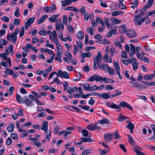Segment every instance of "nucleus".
Instances as JSON below:
<instances>
[{
    "label": "nucleus",
    "instance_id": "27",
    "mask_svg": "<svg viewBox=\"0 0 155 155\" xmlns=\"http://www.w3.org/2000/svg\"><path fill=\"white\" fill-rule=\"evenodd\" d=\"M96 125L97 124H95L93 126L91 124H90L87 126V128L91 130H94L97 129Z\"/></svg>",
    "mask_w": 155,
    "mask_h": 155
},
{
    "label": "nucleus",
    "instance_id": "19",
    "mask_svg": "<svg viewBox=\"0 0 155 155\" xmlns=\"http://www.w3.org/2000/svg\"><path fill=\"white\" fill-rule=\"evenodd\" d=\"M71 133V131H68L66 130H63L59 132L58 134L60 136H61L62 134H63L64 137H66L68 135L70 134Z\"/></svg>",
    "mask_w": 155,
    "mask_h": 155
},
{
    "label": "nucleus",
    "instance_id": "54",
    "mask_svg": "<svg viewBox=\"0 0 155 155\" xmlns=\"http://www.w3.org/2000/svg\"><path fill=\"white\" fill-rule=\"evenodd\" d=\"M46 31L45 30H41L38 32V33L40 35L45 36L46 35Z\"/></svg>",
    "mask_w": 155,
    "mask_h": 155
},
{
    "label": "nucleus",
    "instance_id": "15",
    "mask_svg": "<svg viewBox=\"0 0 155 155\" xmlns=\"http://www.w3.org/2000/svg\"><path fill=\"white\" fill-rule=\"evenodd\" d=\"M48 123L47 121H44L43 122L42 126L41 128V130H44L45 132L48 131Z\"/></svg>",
    "mask_w": 155,
    "mask_h": 155
},
{
    "label": "nucleus",
    "instance_id": "17",
    "mask_svg": "<svg viewBox=\"0 0 155 155\" xmlns=\"http://www.w3.org/2000/svg\"><path fill=\"white\" fill-rule=\"evenodd\" d=\"M127 136L128 137V139L129 142L132 145L133 147H134V146H135V147L136 146V145H135V141L133 140V139L132 137L131 136V135H130L129 134H127Z\"/></svg>",
    "mask_w": 155,
    "mask_h": 155
},
{
    "label": "nucleus",
    "instance_id": "11",
    "mask_svg": "<svg viewBox=\"0 0 155 155\" xmlns=\"http://www.w3.org/2000/svg\"><path fill=\"white\" fill-rule=\"evenodd\" d=\"M126 35L129 38H134L135 37L137 34L133 30H128L126 32Z\"/></svg>",
    "mask_w": 155,
    "mask_h": 155
},
{
    "label": "nucleus",
    "instance_id": "55",
    "mask_svg": "<svg viewBox=\"0 0 155 155\" xmlns=\"http://www.w3.org/2000/svg\"><path fill=\"white\" fill-rule=\"evenodd\" d=\"M98 89V87L96 85H93L92 87H91L90 91H96Z\"/></svg>",
    "mask_w": 155,
    "mask_h": 155
},
{
    "label": "nucleus",
    "instance_id": "47",
    "mask_svg": "<svg viewBox=\"0 0 155 155\" xmlns=\"http://www.w3.org/2000/svg\"><path fill=\"white\" fill-rule=\"evenodd\" d=\"M18 115L20 117H22L23 115V110L21 108H19V110L18 113Z\"/></svg>",
    "mask_w": 155,
    "mask_h": 155
},
{
    "label": "nucleus",
    "instance_id": "22",
    "mask_svg": "<svg viewBox=\"0 0 155 155\" xmlns=\"http://www.w3.org/2000/svg\"><path fill=\"white\" fill-rule=\"evenodd\" d=\"M48 7L49 13L55 11L56 8V5L55 4H52L50 6H48Z\"/></svg>",
    "mask_w": 155,
    "mask_h": 155
},
{
    "label": "nucleus",
    "instance_id": "18",
    "mask_svg": "<svg viewBox=\"0 0 155 155\" xmlns=\"http://www.w3.org/2000/svg\"><path fill=\"white\" fill-rule=\"evenodd\" d=\"M48 16L47 15H43L41 18L39 19L37 21V23L38 25H40L41 23L44 22L46 20V18Z\"/></svg>",
    "mask_w": 155,
    "mask_h": 155
},
{
    "label": "nucleus",
    "instance_id": "3",
    "mask_svg": "<svg viewBox=\"0 0 155 155\" xmlns=\"http://www.w3.org/2000/svg\"><path fill=\"white\" fill-rule=\"evenodd\" d=\"M102 58V57L101 52L100 51H98L96 57H94L93 59V67L94 70H97L98 67L101 70L106 71V69H107L108 68V65L107 64H103L102 63H99Z\"/></svg>",
    "mask_w": 155,
    "mask_h": 155
},
{
    "label": "nucleus",
    "instance_id": "23",
    "mask_svg": "<svg viewBox=\"0 0 155 155\" xmlns=\"http://www.w3.org/2000/svg\"><path fill=\"white\" fill-rule=\"evenodd\" d=\"M155 75L154 73L151 74L150 75H146L144 76V80H150L152 79Z\"/></svg>",
    "mask_w": 155,
    "mask_h": 155
},
{
    "label": "nucleus",
    "instance_id": "28",
    "mask_svg": "<svg viewBox=\"0 0 155 155\" xmlns=\"http://www.w3.org/2000/svg\"><path fill=\"white\" fill-rule=\"evenodd\" d=\"M78 38L80 40H81L84 37V35L83 32L81 31H79L77 34Z\"/></svg>",
    "mask_w": 155,
    "mask_h": 155
},
{
    "label": "nucleus",
    "instance_id": "50",
    "mask_svg": "<svg viewBox=\"0 0 155 155\" xmlns=\"http://www.w3.org/2000/svg\"><path fill=\"white\" fill-rule=\"evenodd\" d=\"M114 45L116 47H118L120 48H122V46L120 42L119 41H116L114 42Z\"/></svg>",
    "mask_w": 155,
    "mask_h": 155
},
{
    "label": "nucleus",
    "instance_id": "49",
    "mask_svg": "<svg viewBox=\"0 0 155 155\" xmlns=\"http://www.w3.org/2000/svg\"><path fill=\"white\" fill-rule=\"evenodd\" d=\"M109 18H105L104 19V22L107 28H109L110 26V25L109 22Z\"/></svg>",
    "mask_w": 155,
    "mask_h": 155
},
{
    "label": "nucleus",
    "instance_id": "57",
    "mask_svg": "<svg viewBox=\"0 0 155 155\" xmlns=\"http://www.w3.org/2000/svg\"><path fill=\"white\" fill-rule=\"evenodd\" d=\"M1 19L5 22H8L9 21V19L8 17L6 16H4Z\"/></svg>",
    "mask_w": 155,
    "mask_h": 155
},
{
    "label": "nucleus",
    "instance_id": "30",
    "mask_svg": "<svg viewBox=\"0 0 155 155\" xmlns=\"http://www.w3.org/2000/svg\"><path fill=\"white\" fill-rule=\"evenodd\" d=\"M16 99L17 101L19 103L22 102L23 98L19 94H17L16 95Z\"/></svg>",
    "mask_w": 155,
    "mask_h": 155
},
{
    "label": "nucleus",
    "instance_id": "5",
    "mask_svg": "<svg viewBox=\"0 0 155 155\" xmlns=\"http://www.w3.org/2000/svg\"><path fill=\"white\" fill-rule=\"evenodd\" d=\"M19 32V28L16 27L15 28V32L13 33H12L8 34L7 36V40L9 41L12 39L13 43L15 44L17 41V35L18 34Z\"/></svg>",
    "mask_w": 155,
    "mask_h": 155
},
{
    "label": "nucleus",
    "instance_id": "38",
    "mask_svg": "<svg viewBox=\"0 0 155 155\" xmlns=\"http://www.w3.org/2000/svg\"><path fill=\"white\" fill-rule=\"evenodd\" d=\"M114 66L116 68V71H117L120 70V68L119 65V64L116 62L115 61L113 62Z\"/></svg>",
    "mask_w": 155,
    "mask_h": 155
},
{
    "label": "nucleus",
    "instance_id": "53",
    "mask_svg": "<svg viewBox=\"0 0 155 155\" xmlns=\"http://www.w3.org/2000/svg\"><path fill=\"white\" fill-rule=\"evenodd\" d=\"M78 106L85 110H88L89 109V107L85 105H79Z\"/></svg>",
    "mask_w": 155,
    "mask_h": 155
},
{
    "label": "nucleus",
    "instance_id": "46",
    "mask_svg": "<svg viewBox=\"0 0 155 155\" xmlns=\"http://www.w3.org/2000/svg\"><path fill=\"white\" fill-rule=\"evenodd\" d=\"M11 137L13 139L17 140L18 139L17 134L15 133H12L11 134Z\"/></svg>",
    "mask_w": 155,
    "mask_h": 155
},
{
    "label": "nucleus",
    "instance_id": "61",
    "mask_svg": "<svg viewBox=\"0 0 155 155\" xmlns=\"http://www.w3.org/2000/svg\"><path fill=\"white\" fill-rule=\"evenodd\" d=\"M82 132L84 137H88V133L87 130L86 129L84 130H82Z\"/></svg>",
    "mask_w": 155,
    "mask_h": 155
},
{
    "label": "nucleus",
    "instance_id": "37",
    "mask_svg": "<svg viewBox=\"0 0 155 155\" xmlns=\"http://www.w3.org/2000/svg\"><path fill=\"white\" fill-rule=\"evenodd\" d=\"M130 51L133 54H134L135 53V46L132 44H130Z\"/></svg>",
    "mask_w": 155,
    "mask_h": 155
},
{
    "label": "nucleus",
    "instance_id": "60",
    "mask_svg": "<svg viewBox=\"0 0 155 155\" xmlns=\"http://www.w3.org/2000/svg\"><path fill=\"white\" fill-rule=\"evenodd\" d=\"M14 23L16 26L19 25L20 24V21L18 19H15L14 20Z\"/></svg>",
    "mask_w": 155,
    "mask_h": 155
},
{
    "label": "nucleus",
    "instance_id": "62",
    "mask_svg": "<svg viewBox=\"0 0 155 155\" xmlns=\"http://www.w3.org/2000/svg\"><path fill=\"white\" fill-rule=\"evenodd\" d=\"M141 57V60L143 61L144 62L147 63H149L150 62L149 60L147 57Z\"/></svg>",
    "mask_w": 155,
    "mask_h": 155
},
{
    "label": "nucleus",
    "instance_id": "14",
    "mask_svg": "<svg viewBox=\"0 0 155 155\" xmlns=\"http://www.w3.org/2000/svg\"><path fill=\"white\" fill-rule=\"evenodd\" d=\"M127 29V28L125 25H121L119 28V33L120 34H123L124 33L126 34Z\"/></svg>",
    "mask_w": 155,
    "mask_h": 155
},
{
    "label": "nucleus",
    "instance_id": "8",
    "mask_svg": "<svg viewBox=\"0 0 155 155\" xmlns=\"http://www.w3.org/2000/svg\"><path fill=\"white\" fill-rule=\"evenodd\" d=\"M113 135L110 133H106L104 135V138L106 143L110 142L112 140Z\"/></svg>",
    "mask_w": 155,
    "mask_h": 155
},
{
    "label": "nucleus",
    "instance_id": "40",
    "mask_svg": "<svg viewBox=\"0 0 155 155\" xmlns=\"http://www.w3.org/2000/svg\"><path fill=\"white\" fill-rule=\"evenodd\" d=\"M8 42L5 39H1L0 40V44L1 45H7Z\"/></svg>",
    "mask_w": 155,
    "mask_h": 155
},
{
    "label": "nucleus",
    "instance_id": "36",
    "mask_svg": "<svg viewBox=\"0 0 155 155\" xmlns=\"http://www.w3.org/2000/svg\"><path fill=\"white\" fill-rule=\"evenodd\" d=\"M113 135L114 136V139H120V136L118 134V131L117 130L114 131L113 133Z\"/></svg>",
    "mask_w": 155,
    "mask_h": 155
},
{
    "label": "nucleus",
    "instance_id": "16",
    "mask_svg": "<svg viewBox=\"0 0 155 155\" xmlns=\"http://www.w3.org/2000/svg\"><path fill=\"white\" fill-rule=\"evenodd\" d=\"M126 127L130 130V132L131 133L133 134V133L134 129V127L133 124L129 121L128 124L126 126Z\"/></svg>",
    "mask_w": 155,
    "mask_h": 155
},
{
    "label": "nucleus",
    "instance_id": "39",
    "mask_svg": "<svg viewBox=\"0 0 155 155\" xmlns=\"http://www.w3.org/2000/svg\"><path fill=\"white\" fill-rule=\"evenodd\" d=\"M101 96L103 98L105 99H107L109 98L110 97V94H108V93H104L101 95Z\"/></svg>",
    "mask_w": 155,
    "mask_h": 155
},
{
    "label": "nucleus",
    "instance_id": "51",
    "mask_svg": "<svg viewBox=\"0 0 155 155\" xmlns=\"http://www.w3.org/2000/svg\"><path fill=\"white\" fill-rule=\"evenodd\" d=\"M119 7L121 9H125L126 8V7L122 2H120L118 4Z\"/></svg>",
    "mask_w": 155,
    "mask_h": 155
},
{
    "label": "nucleus",
    "instance_id": "2",
    "mask_svg": "<svg viewBox=\"0 0 155 155\" xmlns=\"http://www.w3.org/2000/svg\"><path fill=\"white\" fill-rule=\"evenodd\" d=\"M53 38L50 36L49 38L53 42L55 43L57 47V51L56 53L57 56L55 57V60L56 61L58 60L60 62H62V60L61 56V53L62 52V47L58 42L57 33L55 30L53 31Z\"/></svg>",
    "mask_w": 155,
    "mask_h": 155
},
{
    "label": "nucleus",
    "instance_id": "25",
    "mask_svg": "<svg viewBox=\"0 0 155 155\" xmlns=\"http://www.w3.org/2000/svg\"><path fill=\"white\" fill-rule=\"evenodd\" d=\"M14 125L13 124H10L8 126L7 130L8 132H12L14 130Z\"/></svg>",
    "mask_w": 155,
    "mask_h": 155
},
{
    "label": "nucleus",
    "instance_id": "21",
    "mask_svg": "<svg viewBox=\"0 0 155 155\" xmlns=\"http://www.w3.org/2000/svg\"><path fill=\"white\" fill-rule=\"evenodd\" d=\"M80 139L83 141V142H90L94 141L93 140H91V137L89 136H88L87 138L81 137Z\"/></svg>",
    "mask_w": 155,
    "mask_h": 155
},
{
    "label": "nucleus",
    "instance_id": "64",
    "mask_svg": "<svg viewBox=\"0 0 155 155\" xmlns=\"http://www.w3.org/2000/svg\"><path fill=\"white\" fill-rule=\"evenodd\" d=\"M83 69L84 71L86 72H88L90 70L89 66L87 65L83 67Z\"/></svg>",
    "mask_w": 155,
    "mask_h": 155
},
{
    "label": "nucleus",
    "instance_id": "26",
    "mask_svg": "<svg viewBox=\"0 0 155 155\" xmlns=\"http://www.w3.org/2000/svg\"><path fill=\"white\" fill-rule=\"evenodd\" d=\"M98 122L101 124H108L109 121L107 120L106 118H103L102 120H100L98 121Z\"/></svg>",
    "mask_w": 155,
    "mask_h": 155
},
{
    "label": "nucleus",
    "instance_id": "33",
    "mask_svg": "<svg viewBox=\"0 0 155 155\" xmlns=\"http://www.w3.org/2000/svg\"><path fill=\"white\" fill-rule=\"evenodd\" d=\"M94 31V29L93 27L89 28L87 29V32L91 35H93V32Z\"/></svg>",
    "mask_w": 155,
    "mask_h": 155
},
{
    "label": "nucleus",
    "instance_id": "56",
    "mask_svg": "<svg viewBox=\"0 0 155 155\" xmlns=\"http://www.w3.org/2000/svg\"><path fill=\"white\" fill-rule=\"evenodd\" d=\"M12 143V140L10 137L8 138L6 141V144L8 145H10Z\"/></svg>",
    "mask_w": 155,
    "mask_h": 155
},
{
    "label": "nucleus",
    "instance_id": "34",
    "mask_svg": "<svg viewBox=\"0 0 155 155\" xmlns=\"http://www.w3.org/2000/svg\"><path fill=\"white\" fill-rule=\"evenodd\" d=\"M4 72L6 74L11 75L13 74L14 72L12 69L8 68L6 71H4Z\"/></svg>",
    "mask_w": 155,
    "mask_h": 155
},
{
    "label": "nucleus",
    "instance_id": "31",
    "mask_svg": "<svg viewBox=\"0 0 155 155\" xmlns=\"http://www.w3.org/2000/svg\"><path fill=\"white\" fill-rule=\"evenodd\" d=\"M138 1L137 0H135L134 2L132 3V5L130 7L133 9L136 8L138 6Z\"/></svg>",
    "mask_w": 155,
    "mask_h": 155
},
{
    "label": "nucleus",
    "instance_id": "1",
    "mask_svg": "<svg viewBox=\"0 0 155 155\" xmlns=\"http://www.w3.org/2000/svg\"><path fill=\"white\" fill-rule=\"evenodd\" d=\"M149 8H150L148 6V5H146L141 9V12L135 16L133 21L135 25L140 26L145 21L148 19L149 17L148 16L141 18L146 13L145 11L146 9Z\"/></svg>",
    "mask_w": 155,
    "mask_h": 155
},
{
    "label": "nucleus",
    "instance_id": "13",
    "mask_svg": "<svg viewBox=\"0 0 155 155\" xmlns=\"http://www.w3.org/2000/svg\"><path fill=\"white\" fill-rule=\"evenodd\" d=\"M106 104L107 107H110L111 108L120 109L119 111H120V107L116 104H114L113 103L108 102L106 103Z\"/></svg>",
    "mask_w": 155,
    "mask_h": 155
},
{
    "label": "nucleus",
    "instance_id": "48",
    "mask_svg": "<svg viewBox=\"0 0 155 155\" xmlns=\"http://www.w3.org/2000/svg\"><path fill=\"white\" fill-rule=\"evenodd\" d=\"M46 132V140L47 141V139L48 140V141H49L50 140V136H51V135L50 132V131H49V132L47 131V132Z\"/></svg>",
    "mask_w": 155,
    "mask_h": 155
},
{
    "label": "nucleus",
    "instance_id": "6",
    "mask_svg": "<svg viewBox=\"0 0 155 155\" xmlns=\"http://www.w3.org/2000/svg\"><path fill=\"white\" fill-rule=\"evenodd\" d=\"M28 97L31 99V100L28 98H24V102L27 106H31L33 105V103L32 101L35 100V98L33 95L31 94L29 95Z\"/></svg>",
    "mask_w": 155,
    "mask_h": 155
},
{
    "label": "nucleus",
    "instance_id": "58",
    "mask_svg": "<svg viewBox=\"0 0 155 155\" xmlns=\"http://www.w3.org/2000/svg\"><path fill=\"white\" fill-rule=\"evenodd\" d=\"M122 55L121 56L123 58L125 59L127 58V55L126 53V51H123L122 52Z\"/></svg>",
    "mask_w": 155,
    "mask_h": 155
},
{
    "label": "nucleus",
    "instance_id": "9",
    "mask_svg": "<svg viewBox=\"0 0 155 155\" xmlns=\"http://www.w3.org/2000/svg\"><path fill=\"white\" fill-rule=\"evenodd\" d=\"M58 74L62 78H65L67 79L69 78L68 74L65 71H62L61 70H59L58 71Z\"/></svg>",
    "mask_w": 155,
    "mask_h": 155
},
{
    "label": "nucleus",
    "instance_id": "7",
    "mask_svg": "<svg viewBox=\"0 0 155 155\" xmlns=\"http://www.w3.org/2000/svg\"><path fill=\"white\" fill-rule=\"evenodd\" d=\"M35 19V17H33L28 18L25 24V28L26 30H27L30 27L31 25L33 23Z\"/></svg>",
    "mask_w": 155,
    "mask_h": 155
},
{
    "label": "nucleus",
    "instance_id": "59",
    "mask_svg": "<svg viewBox=\"0 0 155 155\" xmlns=\"http://www.w3.org/2000/svg\"><path fill=\"white\" fill-rule=\"evenodd\" d=\"M119 147L122 149V150L124 152H126L127 151V150L126 148H125L124 146L122 144H120L119 145Z\"/></svg>",
    "mask_w": 155,
    "mask_h": 155
},
{
    "label": "nucleus",
    "instance_id": "41",
    "mask_svg": "<svg viewBox=\"0 0 155 155\" xmlns=\"http://www.w3.org/2000/svg\"><path fill=\"white\" fill-rule=\"evenodd\" d=\"M59 18H54L52 17H49V21L51 22H57L58 21Z\"/></svg>",
    "mask_w": 155,
    "mask_h": 155
},
{
    "label": "nucleus",
    "instance_id": "63",
    "mask_svg": "<svg viewBox=\"0 0 155 155\" xmlns=\"http://www.w3.org/2000/svg\"><path fill=\"white\" fill-rule=\"evenodd\" d=\"M67 28L68 31L70 32H72L74 30V28L72 27L71 25H68Z\"/></svg>",
    "mask_w": 155,
    "mask_h": 155
},
{
    "label": "nucleus",
    "instance_id": "32",
    "mask_svg": "<svg viewBox=\"0 0 155 155\" xmlns=\"http://www.w3.org/2000/svg\"><path fill=\"white\" fill-rule=\"evenodd\" d=\"M124 12L121 11H116L112 13V15L113 16H116L123 14Z\"/></svg>",
    "mask_w": 155,
    "mask_h": 155
},
{
    "label": "nucleus",
    "instance_id": "35",
    "mask_svg": "<svg viewBox=\"0 0 155 155\" xmlns=\"http://www.w3.org/2000/svg\"><path fill=\"white\" fill-rule=\"evenodd\" d=\"M96 41V43H98L100 44H108L109 42V41L106 39H104L103 40H101V41Z\"/></svg>",
    "mask_w": 155,
    "mask_h": 155
},
{
    "label": "nucleus",
    "instance_id": "45",
    "mask_svg": "<svg viewBox=\"0 0 155 155\" xmlns=\"http://www.w3.org/2000/svg\"><path fill=\"white\" fill-rule=\"evenodd\" d=\"M25 33V28L24 27H22L20 29V37H22Z\"/></svg>",
    "mask_w": 155,
    "mask_h": 155
},
{
    "label": "nucleus",
    "instance_id": "20",
    "mask_svg": "<svg viewBox=\"0 0 155 155\" xmlns=\"http://www.w3.org/2000/svg\"><path fill=\"white\" fill-rule=\"evenodd\" d=\"M127 118H128L126 117L125 116L123 115L121 113H120L117 120L118 121L120 122H122L124 120Z\"/></svg>",
    "mask_w": 155,
    "mask_h": 155
},
{
    "label": "nucleus",
    "instance_id": "4",
    "mask_svg": "<svg viewBox=\"0 0 155 155\" xmlns=\"http://www.w3.org/2000/svg\"><path fill=\"white\" fill-rule=\"evenodd\" d=\"M94 81H95L97 82L103 81L106 83H113L114 81V80L107 78L105 77H101L97 74H94L91 76L87 80V81L90 82H92Z\"/></svg>",
    "mask_w": 155,
    "mask_h": 155
},
{
    "label": "nucleus",
    "instance_id": "52",
    "mask_svg": "<svg viewBox=\"0 0 155 155\" xmlns=\"http://www.w3.org/2000/svg\"><path fill=\"white\" fill-rule=\"evenodd\" d=\"M154 0H149L146 5H148V6L150 8L151 5H153V2Z\"/></svg>",
    "mask_w": 155,
    "mask_h": 155
},
{
    "label": "nucleus",
    "instance_id": "24",
    "mask_svg": "<svg viewBox=\"0 0 155 155\" xmlns=\"http://www.w3.org/2000/svg\"><path fill=\"white\" fill-rule=\"evenodd\" d=\"M66 10H70L74 11L75 12H78L79 10H78L77 8L72 6H70L66 8H65Z\"/></svg>",
    "mask_w": 155,
    "mask_h": 155
},
{
    "label": "nucleus",
    "instance_id": "29",
    "mask_svg": "<svg viewBox=\"0 0 155 155\" xmlns=\"http://www.w3.org/2000/svg\"><path fill=\"white\" fill-rule=\"evenodd\" d=\"M91 87L90 85L88 83H86L83 84V88L84 90L85 91L91 90Z\"/></svg>",
    "mask_w": 155,
    "mask_h": 155
},
{
    "label": "nucleus",
    "instance_id": "12",
    "mask_svg": "<svg viewBox=\"0 0 155 155\" xmlns=\"http://www.w3.org/2000/svg\"><path fill=\"white\" fill-rule=\"evenodd\" d=\"M120 105L123 108L126 107L130 110H133V108L132 106L125 101L121 102L120 104Z\"/></svg>",
    "mask_w": 155,
    "mask_h": 155
},
{
    "label": "nucleus",
    "instance_id": "42",
    "mask_svg": "<svg viewBox=\"0 0 155 155\" xmlns=\"http://www.w3.org/2000/svg\"><path fill=\"white\" fill-rule=\"evenodd\" d=\"M112 21L115 24H118L121 23V21L117 18H114L112 20Z\"/></svg>",
    "mask_w": 155,
    "mask_h": 155
},
{
    "label": "nucleus",
    "instance_id": "44",
    "mask_svg": "<svg viewBox=\"0 0 155 155\" xmlns=\"http://www.w3.org/2000/svg\"><path fill=\"white\" fill-rule=\"evenodd\" d=\"M107 70L110 74L111 75H114V71L112 68L108 67V68H107Z\"/></svg>",
    "mask_w": 155,
    "mask_h": 155
},
{
    "label": "nucleus",
    "instance_id": "43",
    "mask_svg": "<svg viewBox=\"0 0 155 155\" xmlns=\"http://www.w3.org/2000/svg\"><path fill=\"white\" fill-rule=\"evenodd\" d=\"M14 15L16 17H18L19 16L20 13L19 10L18 8L17 7L16 8V10L14 12Z\"/></svg>",
    "mask_w": 155,
    "mask_h": 155
},
{
    "label": "nucleus",
    "instance_id": "10",
    "mask_svg": "<svg viewBox=\"0 0 155 155\" xmlns=\"http://www.w3.org/2000/svg\"><path fill=\"white\" fill-rule=\"evenodd\" d=\"M141 148L138 145H136L135 147L134 146L133 150L136 153L137 155H145V154L142 152L140 151Z\"/></svg>",
    "mask_w": 155,
    "mask_h": 155
}]
</instances>
